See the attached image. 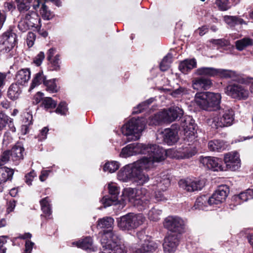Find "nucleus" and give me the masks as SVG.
Instances as JSON below:
<instances>
[{"mask_svg":"<svg viewBox=\"0 0 253 253\" xmlns=\"http://www.w3.org/2000/svg\"><path fill=\"white\" fill-rule=\"evenodd\" d=\"M235 199L240 200L241 202L247 201L249 200L253 199V189H249L245 191L240 193L236 196Z\"/></svg>","mask_w":253,"mask_h":253,"instance_id":"obj_40","label":"nucleus"},{"mask_svg":"<svg viewBox=\"0 0 253 253\" xmlns=\"http://www.w3.org/2000/svg\"><path fill=\"white\" fill-rule=\"evenodd\" d=\"M253 45V40L249 37H245L235 42V46L239 51L244 50L247 47Z\"/></svg>","mask_w":253,"mask_h":253,"instance_id":"obj_35","label":"nucleus"},{"mask_svg":"<svg viewBox=\"0 0 253 253\" xmlns=\"http://www.w3.org/2000/svg\"><path fill=\"white\" fill-rule=\"evenodd\" d=\"M6 243L5 236H0V253H5L6 248L4 245Z\"/></svg>","mask_w":253,"mask_h":253,"instance_id":"obj_61","label":"nucleus"},{"mask_svg":"<svg viewBox=\"0 0 253 253\" xmlns=\"http://www.w3.org/2000/svg\"><path fill=\"white\" fill-rule=\"evenodd\" d=\"M60 55L56 54L52 59L50 60H48L50 64L51 70L53 71H59L60 68Z\"/></svg>","mask_w":253,"mask_h":253,"instance_id":"obj_48","label":"nucleus"},{"mask_svg":"<svg viewBox=\"0 0 253 253\" xmlns=\"http://www.w3.org/2000/svg\"><path fill=\"white\" fill-rule=\"evenodd\" d=\"M153 100L154 99L151 98L139 104L137 107L134 108L132 113L138 114L142 112L148 107L149 105L152 103Z\"/></svg>","mask_w":253,"mask_h":253,"instance_id":"obj_44","label":"nucleus"},{"mask_svg":"<svg viewBox=\"0 0 253 253\" xmlns=\"http://www.w3.org/2000/svg\"><path fill=\"white\" fill-rule=\"evenodd\" d=\"M146 194L147 190L145 188L136 189L127 188L124 189L123 196L125 201H128L137 207L139 210L143 211L149 208L150 204L149 197Z\"/></svg>","mask_w":253,"mask_h":253,"instance_id":"obj_3","label":"nucleus"},{"mask_svg":"<svg viewBox=\"0 0 253 253\" xmlns=\"http://www.w3.org/2000/svg\"><path fill=\"white\" fill-rule=\"evenodd\" d=\"M50 201L48 197L43 198L40 201L41 210L45 217H49L52 213Z\"/></svg>","mask_w":253,"mask_h":253,"instance_id":"obj_36","label":"nucleus"},{"mask_svg":"<svg viewBox=\"0 0 253 253\" xmlns=\"http://www.w3.org/2000/svg\"><path fill=\"white\" fill-rule=\"evenodd\" d=\"M24 18L28 19L27 20L31 28L41 29L42 24L41 20L38 14L35 11H29L25 15H22Z\"/></svg>","mask_w":253,"mask_h":253,"instance_id":"obj_25","label":"nucleus"},{"mask_svg":"<svg viewBox=\"0 0 253 253\" xmlns=\"http://www.w3.org/2000/svg\"><path fill=\"white\" fill-rule=\"evenodd\" d=\"M108 188L110 197L104 196L101 200V202L104 208L110 206L114 202H116L118 199V195L120 193V188L115 183L109 184Z\"/></svg>","mask_w":253,"mask_h":253,"instance_id":"obj_16","label":"nucleus"},{"mask_svg":"<svg viewBox=\"0 0 253 253\" xmlns=\"http://www.w3.org/2000/svg\"><path fill=\"white\" fill-rule=\"evenodd\" d=\"M183 111L177 106H172L159 112L155 118L160 122L171 123L181 118Z\"/></svg>","mask_w":253,"mask_h":253,"instance_id":"obj_9","label":"nucleus"},{"mask_svg":"<svg viewBox=\"0 0 253 253\" xmlns=\"http://www.w3.org/2000/svg\"><path fill=\"white\" fill-rule=\"evenodd\" d=\"M196 66L197 61L195 58L187 59L180 63L178 68L182 73L186 74L192 69L196 68Z\"/></svg>","mask_w":253,"mask_h":253,"instance_id":"obj_28","label":"nucleus"},{"mask_svg":"<svg viewBox=\"0 0 253 253\" xmlns=\"http://www.w3.org/2000/svg\"><path fill=\"white\" fill-rule=\"evenodd\" d=\"M11 160L9 150H6L2 152L0 156V167L4 166Z\"/></svg>","mask_w":253,"mask_h":253,"instance_id":"obj_49","label":"nucleus"},{"mask_svg":"<svg viewBox=\"0 0 253 253\" xmlns=\"http://www.w3.org/2000/svg\"><path fill=\"white\" fill-rule=\"evenodd\" d=\"M34 243L30 240H27L25 243V249L23 253H31Z\"/></svg>","mask_w":253,"mask_h":253,"instance_id":"obj_60","label":"nucleus"},{"mask_svg":"<svg viewBox=\"0 0 253 253\" xmlns=\"http://www.w3.org/2000/svg\"><path fill=\"white\" fill-rule=\"evenodd\" d=\"M234 120V112L229 107L219 108L212 119V123L217 128L230 126Z\"/></svg>","mask_w":253,"mask_h":253,"instance_id":"obj_7","label":"nucleus"},{"mask_svg":"<svg viewBox=\"0 0 253 253\" xmlns=\"http://www.w3.org/2000/svg\"><path fill=\"white\" fill-rule=\"evenodd\" d=\"M178 184L183 189L192 192L201 190L205 186V182L201 180L186 178L179 180Z\"/></svg>","mask_w":253,"mask_h":253,"instance_id":"obj_12","label":"nucleus"},{"mask_svg":"<svg viewBox=\"0 0 253 253\" xmlns=\"http://www.w3.org/2000/svg\"><path fill=\"white\" fill-rule=\"evenodd\" d=\"M158 248L157 244L149 239H144L140 247L135 251V253H150L155 251Z\"/></svg>","mask_w":253,"mask_h":253,"instance_id":"obj_26","label":"nucleus"},{"mask_svg":"<svg viewBox=\"0 0 253 253\" xmlns=\"http://www.w3.org/2000/svg\"><path fill=\"white\" fill-rule=\"evenodd\" d=\"M225 92L232 98L238 100H246L249 95L248 88L238 84H233L227 86L225 88Z\"/></svg>","mask_w":253,"mask_h":253,"instance_id":"obj_11","label":"nucleus"},{"mask_svg":"<svg viewBox=\"0 0 253 253\" xmlns=\"http://www.w3.org/2000/svg\"><path fill=\"white\" fill-rule=\"evenodd\" d=\"M44 85L46 86V90L49 92H57L58 90V88L55 83V79L44 81Z\"/></svg>","mask_w":253,"mask_h":253,"instance_id":"obj_45","label":"nucleus"},{"mask_svg":"<svg viewBox=\"0 0 253 253\" xmlns=\"http://www.w3.org/2000/svg\"><path fill=\"white\" fill-rule=\"evenodd\" d=\"M208 148L212 152H221L226 149L224 142L221 140L214 139L208 142Z\"/></svg>","mask_w":253,"mask_h":253,"instance_id":"obj_29","label":"nucleus"},{"mask_svg":"<svg viewBox=\"0 0 253 253\" xmlns=\"http://www.w3.org/2000/svg\"><path fill=\"white\" fill-rule=\"evenodd\" d=\"M155 199L158 202H164L168 200L166 195L161 191H157L155 192Z\"/></svg>","mask_w":253,"mask_h":253,"instance_id":"obj_56","label":"nucleus"},{"mask_svg":"<svg viewBox=\"0 0 253 253\" xmlns=\"http://www.w3.org/2000/svg\"><path fill=\"white\" fill-rule=\"evenodd\" d=\"M44 54L42 51L40 52V53L35 57L34 60V62L38 66H40L43 59L44 58Z\"/></svg>","mask_w":253,"mask_h":253,"instance_id":"obj_58","label":"nucleus"},{"mask_svg":"<svg viewBox=\"0 0 253 253\" xmlns=\"http://www.w3.org/2000/svg\"><path fill=\"white\" fill-rule=\"evenodd\" d=\"M214 43L222 46H227L230 44V42L228 40L223 39L216 40Z\"/></svg>","mask_w":253,"mask_h":253,"instance_id":"obj_63","label":"nucleus"},{"mask_svg":"<svg viewBox=\"0 0 253 253\" xmlns=\"http://www.w3.org/2000/svg\"><path fill=\"white\" fill-rule=\"evenodd\" d=\"M178 128L172 126L170 128L165 129L163 132V140L169 145L176 143L178 139Z\"/></svg>","mask_w":253,"mask_h":253,"instance_id":"obj_21","label":"nucleus"},{"mask_svg":"<svg viewBox=\"0 0 253 253\" xmlns=\"http://www.w3.org/2000/svg\"><path fill=\"white\" fill-rule=\"evenodd\" d=\"M27 20H28V19L24 18L22 16L20 21L19 22L18 27L22 32H25L31 28Z\"/></svg>","mask_w":253,"mask_h":253,"instance_id":"obj_50","label":"nucleus"},{"mask_svg":"<svg viewBox=\"0 0 253 253\" xmlns=\"http://www.w3.org/2000/svg\"><path fill=\"white\" fill-rule=\"evenodd\" d=\"M145 220L141 213H128L118 219V227L124 231H130L142 225Z\"/></svg>","mask_w":253,"mask_h":253,"instance_id":"obj_5","label":"nucleus"},{"mask_svg":"<svg viewBox=\"0 0 253 253\" xmlns=\"http://www.w3.org/2000/svg\"><path fill=\"white\" fill-rule=\"evenodd\" d=\"M46 81V77L43 75L42 71L38 72L35 75L32 80V83L30 87V89H33L36 86L41 84L42 83L44 84V82Z\"/></svg>","mask_w":253,"mask_h":253,"instance_id":"obj_38","label":"nucleus"},{"mask_svg":"<svg viewBox=\"0 0 253 253\" xmlns=\"http://www.w3.org/2000/svg\"><path fill=\"white\" fill-rule=\"evenodd\" d=\"M164 226L169 231L179 235L185 232V222L178 216H169L165 219Z\"/></svg>","mask_w":253,"mask_h":253,"instance_id":"obj_10","label":"nucleus"},{"mask_svg":"<svg viewBox=\"0 0 253 253\" xmlns=\"http://www.w3.org/2000/svg\"><path fill=\"white\" fill-rule=\"evenodd\" d=\"M48 131V129L46 127H43L40 131L38 135V138L40 140H42L46 138V134Z\"/></svg>","mask_w":253,"mask_h":253,"instance_id":"obj_62","label":"nucleus"},{"mask_svg":"<svg viewBox=\"0 0 253 253\" xmlns=\"http://www.w3.org/2000/svg\"><path fill=\"white\" fill-rule=\"evenodd\" d=\"M17 4V8L21 12L28 11L30 8L31 0H16Z\"/></svg>","mask_w":253,"mask_h":253,"instance_id":"obj_42","label":"nucleus"},{"mask_svg":"<svg viewBox=\"0 0 253 253\" xmlns=\"http://www.w3.org/2000/svg\"><path fill=\"white\" fill-rule=\"evenodd\" d=\"M221 98V95L218 93L199 92L196 93L194 101L200 108L212 111L219 108Z\"/></svg>","mask_w":253,"mask_h":253,"instance_id":"obj_4","label":"nucleus"},{"mask_svg":"<svg viewBox=\"0 0 253 253\" xmlns=\"http://www.w3.org/2000/svg\"><path fill=\"white\" fill-rule=\"evenodd\" d=\"M200 162L205 167L213 171H223L224 170V167L222 166V161L216 157H201Z\"/></svg>","mask_w":253,"mask_h":253,"instance_id":"obj_18","label":"nucleus"},{"mask_svg":"<svg viewBox=\"0 0 253 253\" xmlns=\"http://www.w3.org/2000/svg\"><path fill=\"white\" fill-rule=\"evenodd\" d=\"M120 164L117 161L108 162L104 165L103 170L105 171L113 173L118 170Z\"/></svg>","mask_w":253,"mask_h":253,"instance_id":"obj_41","label":"nucleus"},{"mask_svg":"<svg viewBox=\"0 0 253 253\" xmlns=\"http://www.w3.org/2000/svg\"><path fill=\"white\" fill-rule=\"evenodd\" d=\"M226 168L232 171L237 170L241 165L239 153L236 151L226 153L224 158Z\"/></svg>","mask_w":253,"mask_h":253,"instance_id":"obj_14","label":"nucleus"},{"mask_svg":"<svg viewBox=\"0 0 253 253\" xmlns=\"http://www.w3.org/2000/svg\"><path fill=\"white\" fill-rule=\"evenodd\" d=\"M139 164H134V169H133V176L132 181L136 183L137 185H142L147 182L149 180L148 174L143 172V170H147L153 167H149L144 168L140 167Z\"/></svg>","mask_w":253,"mask_h":253,"instance_id":"obj_17","label":"nucleus"},{"mask_svg":"<svg viewBox=\"0 0 253 253\" xmlns=\"http://www.w3.org/2000/svg\"><path fill=\"white\" fill-rule=\"evenodd\" d=\"M8 125L10 130L12 132L16 130L15 127L13 126L12 119L7 116L2 112H0V131L2 130L6 126Z\"/></svg>","mask_w":253,"mask_h":253,"instance_id":"obj_30","label":"nucleus"},{"mask_svg":"<svg viewBox=\"0 0 253 253\" xmlns=\"http://www.w3.org/2000/svg\"><path fill=\"white\" fill-rule=\"evenodd\" d=\"M10 153L11 160L16 166L19 164L24 159L25 149L21 142H17L9 150Z\"/></svg>","mask_w":253,"mask_h":253,"instance_id":"obj_20","label":"nucleus"},{"mask_svg":"<svg viewBox=\"0 0 253 253\" xmlns=\"http://www.w3.org/2000/svg\"><path fill=\"white\" fill-rule=\"evenodd\" d=\"M192 83L193 89L197 90H208L212 85L210 79L204 77L194 78Z\"/></svg>","mask_w":253,"mask_h":253,"instance_id":"obj_22","label":"nucleus"},{"mask_svg":"<svg viewBox=\"0 0 253 253\" xmlns=\"http://www.w3.org/2000/svg\"><path fill=\"white\" fill-rule=\"evenodd\" d=\"M195 74L199 76H206L208 78L219 76L221 78H230L235 76V72L213 67H202L195 71Z\"/></svg>","mask_w":253,"mask_h":253,"instance_id":"obj_8","label":"nucleus"},{"mask_svg":"<svg viewBox=\"0 0 253 253\" xmlns=\"http://www.w3.org/2000/svg\"><path fill=\"white\" fill-rule=\"evenodd\" d=\"M153 185L156 186L158 190L166 191L170 185L169 176L161 173L154 178Z\"/></svg>","mask_w":253,"mask_h":253,"instance_id":"obj_23","label":"nucleus"},{"mask_svg":"<svg viewBox=\"0 0 253 253\" xmlns=\"http://www.w3.org/2000/svg\"><path fill=\"white\" fill-rule=\"evenodd\" d=\"M162 210L153 208L149 211L148 216L151 220L157 221L160 219L159 216L162 214Z\"/></svg>","mask_w":253,"mask_h":253,"instance_id":"obj_47","label":"nucleus"},{"mask_svg":"<svg viewBox=\"0 0 253 253\" xmlns=\"http://www.w3.org/2000/svg\"><path fill=\"white\" fill-rule=\"evenodd\" d=\"M192 121V118L190 116L181 117V126L186 132L190 131L189 134H191V132L194 133V124Z\"/></svg>","mask_w":253,"mask_h":253,"instance_id":"obj_34","label":"nucleus"},{"mask_svg":"<svg viewBox=\"0 0 253 253\" xmlns=\"http://www.w3.org/2000/svg\"><path fill=\"white\" fill-rule=\"evenodd\" d=\"M41 13L44 20H49L54 17V14L48 9L47 6L44 3L42 4L41 9Z\"/></svg>","mask_w":253,"mask_h":253,"instance_id":"obj_46","label":"nucleus"},{"mask_svg":"<svg viewBox=\"0 0 253 253\" xmlns=\"http://www.w3.org/2000/svg\"><path fill=\"white\" fill-rule=\"evenodd\" d=\"M2 44L4 46L6 52L11 50L17 43L16 34L12 30H8L2 35Z\"/></svg>","mask_w":253,"mask_h":253,"instance_id":"obj_19","label":"nucleus"},{"mask_svg":"<svg viewBox=\"0 0 253 253\" xmlns=\"http://www.w3.org/2000/svg\"><path fill=\"white\" fill-rule=\"evenodd\" d=\"M229 192V188L226 185H222L218 186L215 192L209 198L208 201L209 205H218L223 202Z\"/></svg>","mask_w":253,"mask_h":253,"instance_id":"obj_13","label":"nucleus"},{"mask_svg":"<svg viewBox=\"0 0 253 253\" xmlns=\"http://www.w3.org/2000/svg\"><path fill=\"white\" fill-rule=\"evenodd\" d=\"M31 77V72L28 68L22 69L18 71L16 75V83L24 85L27 84Z\"/></svg>","mask_w":253,"mask_h":253,"instance_id":"obj_27","label":"nucleus"},{"mask_svg":"<svg viewBox=\"0 0 253 253\" xmlns=\"http://www.w3.org/2000/svg\"><path fill=\"white\" fill-rule=\"evenodd\" d=\"M68 110L67 104L64 102H61L58 106L57 108L55 110V112L58 114L61 115H64L66 114V112Z\"/></svg>","mask_w":253,"mask_h":253,"instance_id":"obj_53","label":"nucleus"},{"mask_svg":"<svg viewBox=\"0 0 253 253\" xmlns=\"http://www.w3.org/2000/svg\"><path fill=\"white\" fill-rule=\"evenodd\" d=\"M209 198L206 195H202L197 198L194 205L195 208L203 209L205 207L209 205L208 203Z\"/></svg>","mask_w":253,"mask_h":253,"instance_id":"obj_43","label":"nucleus"},{"mask_svg":"<svg viewBox=\"0 0 253 253\" xmlns=\"http://www.w3.org/2000/svg\"><path fill=\"white\" fill-rule=\"evenodd\" d=\"M179 243V235L170 234L164 239L163 244L165 253H174Z\"/></svg>","mask_w":253,"mask_h":253,"instance_id":"obj_15","label":"nucleus"},{"mask_svg":"<svg viewBox=\"0 0 253 253\" xmlns=\"http://www.w3.org/2000/svg\"><path fill=\"white\" fill-rule=\"evenodd\" d=\"M100 243L103 249L102 253H126L125 246L121 244V236L118 231L113 230L99 232Z\"/></svg>","mask_w":253,"mask_h":253,"instance_id":"obj_2","label":"nucleus"},{"mask_svg":"<svg viewBox=\"0 0 253 253\" xmlns=\"http://www.w3.org/2000/svg\"><path fill=\"white\" fill-rule=\"evenodd\" d=\"M19 84L15 83L12 84L7 91L8 97L12 100H15L19 98L22 90Z\"/></svg>","mask_w":253,"mask_h":253,"instance_id":"obj_31","label":"nucleus"},{"mask_svg":"<svg viewBox=\"0 0 253 253\" xmlns=\"http://www.w3.org/2000/svg\"><path fill=\"white\" fill-rule=\"evenodd\" d=\"M36 176V173L34 170L31 171L25 176V181L28 185H32L33 179Z\"/></svg>","mask_w":253,"mask_h":253,"instance_id":"obj_54","label":"nucleus"},{"mask_svg":"<svg viewBox=\"0 0 253 253\" xmlns=\"http://www.w3.org/2000/svg\"><path fill=\"white\" fill-rule=\"evenodd\" d=\"M128 145L125 147L123 148L120 154V156L123 158H127L129 156L135 155L134 150L131 149V147H127Z\"/></svg>","mask_w":253,"mask_h":253,"instance_id":"obj_52","label":"nucleus"},{"mask_svg":"<svg viewBox=\"0 0 253 253\" xmlns=\"http://www.w3.org/2000/svg\"><path fill=\"white\" fill-rule=\"evenodd\" d=\"M42 105L45 108H54L56 106L57 103L51 97H45L42 99Z\"/></svg>","mask_w":253,"mask_h":253,"instance_id":"obj_51","label":"nucleus"},{"mask_svg":"<svg viewBox=\"0 0 253 253\" xmlns=\"http://www.w3.org/2000/svg\"><path fill=\"white\" fill-rule=\"evenodd\" d=\"M224 20L230 27H234L237 25L247 24L243 19L237 16L225 15L224 16Z\"/></svg>","mask_w":253,"mask_h":253,"instance_id":"obj_33","label":"nucleus"},{"mask_svg":"<svg viewBox=\"0 0 253 253\" xmlns=\"http://www.w3.org/2000/svg\"><path fill=\"white\" fill-rule=\"evenodd\" d=\"M134 169V165L133 166H126L118 172L117 174L118 179L124 182L132 181Z\"/></svg>","mask_w":253,"mask_h":253,"instance_id":"obj_24","label":"nucleus"},{"mask_svg":"<svg viewBox=\"0 0 253 253\" xmlns=\"http://www.w3.org/2000/svg\"><path fill=\"white\" fill-rule=\"evenodd\" d=\"M6 74L5 73L0 72V98L2 95L1 89L5 85L6 82Z\"/></svg>","mask_w":253,"mask_h":253,"instance_id":"obj_59","label":"nucleus"},{"mask_svg":"<svg viewBox=\"0 0 253 253\" xmlns=\"http://www.w3.org/2000/svg\"><path fill=\"white\" fill-rule=\"evenodd\" d=\"M14 170L13 169L6 167H0V181L6 182L7 181H11L12 179Z\"/></svg>","mask_w":253,"mask_h":253,"instance_id":"obj_32","label":"nucleus"},{"mask_svg":"<svg viewBox=\"0 0 253 253\" xmlns=\"http://www.w3.org/2000/svg\"><path fill=\"white\" fill-rule=\"evenodd\" d=\"M114 219L111 217H104L97 221V227L98 228H109L112 227Z\"/></svg>","mask_w":253,"mask_h":253,"instance_id":"obj_37","label":"nucleus"},{"mask_svg":"<svg viewBox=\"0 0 253 253\" xmlns=\"http://www.w3.org/2000/svg\"><path fill=\"white\" fill-rule=\"evenodd\" d=\"M56 48H51L47 52V59L48 60H50L51 59H52L54 55L56 53Z\"/></svg>","mask_w":253,"mask_h":253,"instance_id":"obj_64","label":"nucleus"},{"mask_svg":"<svg viewBox=\"0 0 253 253\" xmlns=\"http://www.w3.org/2000/svg\"><path fill=\"white\" fill-rule=\"evenodd\" d=\"M145 126V123L144 121L132 118L122 126L121 130L124 135L128 137V141L135 140L139 138L140 133Z\"/></svg>","mask_w":253,"mask_h":253,"instance_id":"obj_6","label":"nucleus"},{"mask_svg":"<svg viewBox=\"0 0 253 253\" xmlns=\"http://www.w3.org/2000/svg\"><path fill=\"white\" fill-rule=\"evenodd\" d=\"M216 4L221 10H226L229 8L227 0H216Z\"/></svg>","mask_w":253,"mask_h":253,"instance_id":"obj_57","label":"nucleus"},{"mask_svg":"<svg viewBox=\"0 0 253 253\" xmlns=\"http://www.w3.org/2000/svg\"><path fill=\"white\" fill-rule=\"evenodd\" d=\"M127 147H131L135 155H147L135 163L140 164V167L142 168L153 167L154 162H161L166 158L165 150L156 144L146 145L135 142L128 144Z\"/></svg>","mask_w":253,"mask_h":253,"instance_id":"obj_1","label":"nucleus"},{"mask_svg":"<svg viewBox=\"0 0 253 253\" xmlns=\"http://www.w3.org/2000/svg\"><path fill=\"white\" fill-rule=\"evenodd\" d=\"M92 239L87 237L83 239L81 241L76 243L77 246L84 250H91L92 248Z\"/></svg>","mask_w":253,"mask_h":253,"instance_id":"obj_39","label":"nucleus"},{"mask_svg":"<svg viewBox=\"0 0 253 253\" xmlns=\"http://www.w3.org/2000/svg\"><path fill=\"white\" fill-rule=\"evenodd\" d=\"M36 38V36L34 33H28L27 37V43L29 47H32L34 45Z\"/></svg>","mask_w":253,"mask_h":253,"instance_id":"obj_55","label":"nucleus"}]
</instances>
